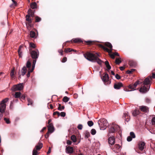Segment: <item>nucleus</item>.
I'll return each instance as SVG.
<instances>
[{
    "mask_svg": "<svg viewBox=\"0 0 155 155\" xmlns=\"http://www.w3.org/2000/svg\"><path fill=\"white\" fill-rule=\"evenodd\" d=\"M140 83H139V81H137L134 84H133V86L135 88L136 87L137 85L138 84H139Z\"/></svg>",
    "mask_w": 155,
    "mask_h": 155,
    "instance_id": "44",
    "label": "nucleus"
},
{
    "mask_svg": "<svg viewBox=\"0 0 155 155\" xmlns=\"http://www.w3.org/2000/svg\"><path fill=\"white\" fill-rule=\"evenodd\" d=\"M67 58L65 57H64L62 60V62L63 63L67 61Z\"/></svg>",
    "mask_w": 155,
    "mask_h": 155,
    "instance_id": "57",
    "label": "nucleus"
},
{
    "mask_svg": "<svg viewBox=\"0 0 155 155\" xmlns=\"http://www.w3.org/2000/svg\"><path fill=\"white\" fill-rule=\"evenodd\" d=\"M150 87V85H149L148 86H146L145 85H144L140 88L139 91L140 92L142 93H146L149 90Z\"/></svg>",
    "mask_w": 155,
    "mask_h": 155,
    "instance_id": "10",
    "label": "nucleus"
},
{
    "mask_svg": "<svg viewBox=\"0 0 155 155\" xmlns=\"http://www.w3.org/2000/svg\"><path fill=\"white\" fill-rule=\"evenodd\" d=\"M115 78L117 79H120V76L118 74H116L115 75Z\"/></svg>",
    "mask_w": 155,
    "mask_h": 155,
    "instance_id": "54",
    "label": "nucleus"
},
{
    "mask_svg": "<svg viewBox=\"0 0 155 155\" xmlns=\"http://www.w3.org/2000/svg\"><path fill=\"white\" fill-rule=\"evenodd\" d=\"M140 114V111L138 110H135L132 112L133 115L134 116H136Z\"/></svg>",
    "mask_w": 155,
    "mask_h": 155,
    "instance_id": "24",
    "label": "nucleus"
},
{
    "mask_svg": "<svg viewBox=\"0 0 155 155\" xmlns=\"http://www.w3.org/2000/svg\"><path fill=\"white\" fill-rule=\"evenodd\" d=\"M135 69H132L130 70H128L127 71L126 73L128 74H130L132 73V72H133L134 71H135Z\"/></svg>",
    "mask_w": 155,
    "mask_h": 155,
    "instance_id": "40",
    "label": "nucleus"
},
{
    "mask_svg": "<svg viewBox=\"0 0 155 155\" xmlns=\"http://www.w3.org/2000/svg\"><path fill=\"white\" fill-rule=\"evenodd\" d=\"M67 143L68 145H71V142L70 140H68L67 141Z\"/></svg>",
    "mask_w": 155,
    "mask_h": 155,
    "instance_id": "60",
    "label": "nucleus"
},
{
    "mask_svg": "<svg viewBox=\"0 0 155 155\" xmlns=\"http://www.w3.org/2000/svg\"><path fill=\"white\" fill-rule=\"evenodd\" d=\"M69 100V98L66 96L64 97L62 99L63 101L64 102H67Z\"/></svg>",
    "mask_w": 155,
    "mask_h": 155,
    "instance_id": "36",
    "label": "nucleus"
},
{
    "mask_svg": "<svg viewBox=\"0 0 155 155\" xmlns=\"http://www.w3.org/2000/svg\"><path fill=\"white\" fill-rule=\"evenodd\" d=\"M122 86V84L121 83H119L117 84H115L114 85V87L115 89H119Z\"/></svg>",
    "mask_w": 155,
    "mask_h": 155,
    "instance_id": "20",
    "label": "nucleus"
},
{
    "mask_svg": "<svg viewBox=\"0 0 155 155\" xmlns=\"http://www.w3.org/2000/svg\"><path fill=\"white\" fill-rule=\"evenodd\" d=\"M123 118L125 119V121L128 122L130 120V116L127 112H125L124 114Z\"/></svg>",
    "mask_w": 155,
    "mask_h": 155,
    "instance_id": "13",
    "label": "nucleus"
},
{
    "mask_svg": "<svg viewBox=\"0 0 155 155\" xmlns=\"http://www.w3.org/2000/svg\"><path fill=\"white\" fill-rule=\"evenodd\" d=\"M30 17L29 15H26V20L28 22V25L30 26H31V23L32 22L31 19L30 18Z\"/></svg>",
    "mask_w": 155,
    "mask_h": 155,
    "instance_id": "21",
    "label": "nucleus"
},
{
    "mask_svg": "<svg viewBox=\"0 0 155 155\" xmlns=\"http://www.w3.org/2000/svg\"><path fill=\"white\" fill-rule=\"evenodd\" d=\"M31 54L32 58L37 59L39 56V52L38 50L35 49V50L31 51Z\"/></svg>",
    "mask_w": 155,
    "mask_h": 155,
    "instance_id": "9",
    "label": "nucleus"
},
{
    "mask_svg": "<svg viewBox=\"0 0 155 155\" xmlns=\"http://www.w3.org/2000/svg\"><path fill=\"white\" fill-rule=\"evenodd\" d=\"M108 143L110 145H112L115 143V139L113 136L110 137L108 138Z\"/></svg>",
    "mask_w": 155,
    "mask_h": 155,
    "instance_id": "14",
    "label": "nucleus"
},
{
    "mask_svg": "<svg viewBox=\"0 0 155 155\" xmlns=\"http://www.w3.org/2000/svg\"><path fill=\"white\" fill-rule=\"evenodd\" d=\"M105 45L109 48L108 49L107 48L105 47L102 45H100V47L102 48L104 51L108 52L109 53H111L112 52V46L111 43L108 42H106L105 43Z\"/></svg>",
    "mask_w": 155,
    "mask_h": 155,
    "instance_id": "5",
    "label": "nucleus"
},
{
    "mask_svg": "<svg viewBox=\"0 0 155 155\" xmlns=\"http://www.w3.org/2000/svg\"><path fill=\"white\" fill-rule=\"evenodd\" d=\"M51 148L50 147H49V148L48 150V152H47V154H48L49 153H50L51 152Z\"/></svg>",
    "mask_w": 155,
    "mask_h": 155,
    "instance_id": "64",
    "label": "nucleus"
},
{
    "mask_svg": "<svg viewBox=\"0 0 155 155\" xmlns=\"http://www.w3.org/2000/svg\"><path fill=\"white\" fill-rule=\"evenodd\" d=\"M129 64L131 67H134L136 65L135 62L132 61H129Z\"/></svg>",
    "mask_w": 155,
    "mask_h": 155,
    "instance_id": "29",
    "label": "nucleus"
},
{
    "mask_svg": "<svg viewBox=\"0 0 155 155\" xmlns=\"http://www.w3.org/2000/svg\"><path fill=\"white\" fill-rule=\"evenodd\" d=\"M27 101L28 102V105H31L33 104V101L31 99L29 98H27Z\"/></svg>",
    "mask_w": 155,
    "mask_h": 155,
    "instance_id": "33",
    "label": "nucleus"
},
{
    "mask_svg": "<svg viewBox=\"0 0 155 155\" xmlns=\"http://www.w3.org/2000/svg\"><path fill=\"white\" fill-rule=\"evenodd\" d=\"M128 87L129 88L131 89V90L130 91L135 90V88L134 87L132 84L129 85Z\"/></svg>",
    "mask_w": 155,
    "mask_h": 155,
    "instance_id": "41",
    "label": "nucleus"
},
{
    "mask_svg": "<svg viewBox=\"0 0 155 155\" xmlns=\"http://www.w3.org/2000/svg\"><path fill=\"white\" fill-rule=\"evenodd\" d=\"M30 35L31 37V38H35L36 37L35 32L32 31H30Z\"/></svg>",
    "mask_w": 155,
    "mask_h": 155,
    "instance_id": "23",
    "label": "nucleus"
},
{
    "mask_svg": "<svg viewBox=\"0 0 155 155\" xmlns=\"http://www.w3.org/2000/svg\"><path fill=\"white\" fill-rule=\"evenodd\" d=\"M73 41L75 43L82 42V41L81 39L79 38H77L73 39Z\"/></svg>",
    "mask_w": 155,
    "mask_h": 155,
    "instance_id": "28",
    "label": "nucleus"
},
{
    "mask_svg": "<svg viewBox=\"0 0 155 155\" xmlns=\"http://www.w3.org/2000/svg\"><path fill=\"white\" fill-rule=\"evenodd\" d=\"M83 128V126L82 124H79L77 126V128L78 130H81Z\"/></svg>",
    "mask_w": 155,
    "mask_h": 155,
    "instance_id": "39",
    "label": "nucleus"
},
{
    "mask_svg": "<svg viewBox=\"0 0 155 155\" xmlns=\"http://www.w3.org/2000/svg\"><path fill=\"white\" fill-rule=\"evenodd\" d=\"M21 47H22V46H20L19 48V49L18 50V52L19 56L20 57L21 56V53H20V50L21 48Z\"/></svg>",
    "mask_w": 155,
    "mask_h": 155,
    "instance_id": "52",
    "label": "nucleus"
},
{
    "mask_svg": "<svg viewBox=\"0 0 155 155\" xmlns=\"http://www.w3.org/2000/svg\"><path fill=\"white\" fill-rule=\"evenodd\" d=\"M66 115V113L64 112H62L60 113V116L62 117H64Z\"/></svg>",
    "mask_w": 155,
    "mask_h": 155,
    "instance_id": "48",
    "label": "nucleus"
},
{
    "mask_svg": "<svg viewBox=\"0 0 155 155\" xmlns=\"http://www.w3.org/2000/svg\"><path fill=\"white\" fill-rule=\"evenodd\" d=\"M64 108V107L63 106H61L60 104H59V106L58 107V110L61 111Z\"/></svg>",
    "mask_w": 155,
    "mask_h": 155,
    "instance_id": "35",
    "label": "nucleus"
},
{
    "mask_svg": "<svg viewBox=\"0 0 155 155\" xmlns=\"http://www.w3.org/2000/svg\"><path fill=\"white\" fill-rule=\"evenodd\" d=\"M109 78V77L108 74H106L104 75L102 77H101V79L105 83L108 80Z\"/></svg>",
    "mask_w": 155,
    "mask_h": 155,
    "instance_id": "15",
    "label": "nucleus"
},
{
    "mask_svg": "<svg viewBox=\"0 0 155 155\" xmlns=\"http://www.w3.org/2000/svg\"><path fill=\"white\" fill-rule=\"evenodd\" d=\"M13 102L12 101H11L10 102V108L11 109H12L13 107Z\"/></svg>",
    "mask_w": 155,
    "mask_h": 155,
    "instance_id": "50",
    "label": "nucleus"
},
{
    "mask_svg": "<svg viewBox=\"0 0 155 155\" xmlns=\"http://www.w3.org/2000/svg\"><path fill=\"white\" fill-rule=\"evenodd\" d=\"M42 147V143L39 142L33 149L32 151V155H38L39 153H38V151L40 150Z\"/></svg>",
    "mask_w": 155,
    "mask_h": 155,
    "instance_id": "6",
    "label": "nucleus"
},
{
    "mask_svg": "<svg viewBox=\"0 0 155 155\" xmlns=\"http://www.w3.org/2000/svg\"><path fill=\"white\" fill-rule=\"evenodd\" d=\"M73 149L72 147H66V152L67 153H71L73 152Z\"/></svg>",
    "mask_w": 155,
    "mask_h": 155,
    "instance_id": "16",
    "label": "nucleus"
},
{
    "mask_svg": "<svg viewBox=\"0 0 155 155\" xmlns=\"http://www.w3.org/2000/svg\"><path fill=\"white\" fill-rule=\"evenodd\" d=\"M130 134V136H135L134 133L133 132H131Z\"/></svg>",
    "mask_w": 155,
    "mask_h": 155,
    "instance_id": "63",
    "label": "nucleus"
},
{
    "mask_svg": "<svg viewBox=\"0 0 155 155\" xmlns=\"http://www.w3.org/2000/svg\"><path fill=\"white\" fill-rule=\"evenodd\" d=\"M72 50H71V49L70 48H67V49H65V51L66 52H70Z\"/></svg>",
    "mask_w": 155,
    "mask_h": 155,
    "instance_id": "47",
    "label": "nucleus"
},
{
    "mask_svg": "<svg viewBox=\"0 0 155 155\" xmlns=\"http://www.w3.org/2000/svg\"><path fill=\"white\" fill-rule=\"evenodd\" d=\"M37 6V4L35 2H32L30 4L31 7L33 9L36 8Z\"/></svg>",
    "mask_w": 155,
    "mask_h": 155,
    "instance_id": "27",
    "label": "nucleus"
},
{
    "mask_svg": "<svg viewBox=\"0 0 155 155\" xmlns=\"http://www.w3.org/2000/svg\"><path fill=\"white\" fill-rule=\"evenodd\" d=\"M20 98L21 99L25 100V98L26 96L25 94L22 95L21 97H20Z\"/></svg>",
    "mask_w": 155,
    "mask_h": 155,
    "instance_id": "55",
    "label": "nucleus"
},
{
    "mask_svg": "<svg viewBox=\"0 0 155 155\" xmlns=\"http://www.w3.org/2000/svg\"><path fill=\"white\" fill-rule=\"evenodd\" d=\"M71 139L74 142H77L78 143L80 142V140L76 138V136H71Z\"/></svg>",
    "mask_w": 155,
    "mask_h": 155,
    "instance_id": "19",
    "label": "nucleus"
},
{
    "mask_svg": "<svg viewBox=\"0 0 155 155\" xmlns=\"http://www.w3.org/2000/svg\"><path fill=\"white\" fill-rule=\"evenodd\" d=\"M139 149L140 150H142L145 147V143L143 141H140L138 144Z\"/></svg>",
    "mask_w": 155,
    "mask_h": 155,
    "instance_id": "11",
    "label": "nucleus"
},
{
    "mask_svg": "<svg viewBox=\"0 0 155 155\" xmlns=\"http://www.w3.org/2000/svg\"><path fill=\"white\" fill-rule=\"evenodd\" d=\"M60 113L58 111H55L53 113V115L57 114L58 116H60Z\"/></svg>",
    "mask_w": 155,
    "mask_h": 155,
    "instance_id": "51",
    "label": "nucleus"
},
{
    "mask_svg": "<svg viewBox=\"0 0 155 155\" xmlns=\"http://www.w3.org/2000/svg\"><path fill=\"white\" fill-rule=\"evenodd\" d=\"M124 69L125 68L123 66L120 67V69L121 71H123Z\"/></svg>",
    "mask_w": 155,
    "mask_h": 155,
    "instance_id": "62",
    "label": "nucleus"
},
{
    "mask_svg": "<svg viewBox=\"0 0 155 155\" xmlns=\"http://www.w3.org/2000/svg\"><path fill=\"white\" fill-rule=\"evenodd\" d=\"M136 136H128L127 138V140L128 141L130 142L131 141L132 138H134Z\"/></svg>",
    "mask_w": 155,
    "mask_h": 155,
    "instance_id": "34",
    "label": "nucleus"
},
{
    "mask_svg": "<svg viewBox=\"0 0 155 155\" xmlns=\"http://www.w3.org/2000/svg\"><path fill=\"white\" fill-rule=\"evenodd\" d=\"M110 57L113 59H114L115 58V55H114V53H112V54H110Z\"/></svg>",
    "mask_w": 155,
    "mask_h": 155,
    "instance_id": "59",
    "label": "nucleus"
},
{
    "mask_svg": "<svg viewBox=\"0 0 155 155\" xmlns=\"http://www.w3.org/2000/svg\"><path fill=\"white\" fill-rule=\"evenodd\" d=\"M150 79H151V77H150L146 78L144 80L143 84L144 85H147V86L150 85Z\"/></svg>",
    "mask_w": 155,
    "mask_h": 155,
    "instance_id": "12",
    "label": "nucleus"
},
{
    "mask_svg": "<svg viewBox=\"0 0 155 155\" xmlns=\"http://www.w3.org/2000/svg\"><path fill=\"white\" fill-rule=\"evenodd\" d=\"M84 57L88 60L92 62H97V63L101 65L103 61L99 59L98 57L99 55L96 53V54L88 52L84 54Z\"/></svg>",
    "mask_w": 155,
    "mask_h": 155,
    "instance_id": "1",
    "label": "nucleus"
},
{
    "mask_svg": "<svg viewBox=\"0 0 155 155\" xmlns=\"http://www.w3.org/2000/svg\"><path fill=\"white\" fill-rule=\"evenodd\" d=\"M98 123L100 130H103L106 129L108 124L107 120L104 118H101L98 120Z\"/></svg>",
    "mask_w": 155,
    "mask_h": 155,
    "instance_id": "4",
    "label": "nucleus"
},
{
    "mask_svg": "<svg viewBox=\"0 0 155 155\" xmlns=\"http://www.w3.org/2000/svg\"><path fill=\"white\" fill-rule=\"evenodd\" d=\"M120 59L121 58H116L115 60V63L117 64H120L122 62Z\"/></svg>",
    "mask_w": 155,
    "mask_h": 155,
    "instance_id": "31",
    "label": "nucleus"
},
{
    "mask_svg": "<svg viewBox=\"0 0 155 155\" xmlns=\"http://www.w3.org/2000/svg\"><path fill=\"white\" fill-rule=\"evenodd\" d=\"M15 70V68H14L11 71L10 76L12 78H14Z\"/></svg>",
    "mask_w": 155,
    "mask_h": 155,
    "instance_id": "30",
    "label": "nucleus"
},
{
    "mask_svg": "<svg viewBox=\"0 0 155 155\" xmlns=\"http://www.w3.org/2000/svg\"><path fill=\"white\" fill-rule=\"evenodd\" d=\"M23 83H19L17 84L14 85L11 88V90L12 91H20L23 89Z\"/></svg>",
    "mask_w": 155,
    "mask_h": 155,
    "instance_id": "8",
    "label": "nucleus"
},
{
    "mask_svg": "<svg viewBox=\"0 0 155 155\" xmlns=\"http://www.w3.org/2000/svg\"><path fill=\"white\" fill-rule=\"evenodd\" d=\"M93 41H86L85 42L87 43L88 45H90L92 44Z\"/></svg>",
    "mask_w": 155,
    "mask_h": 155,
    "instance_id": "53",
    "label": "nucleus"
},
{
    "mask_svg": "<svg viewBox=\"0 0 155 155\" xmlns=\"http://www.w3.org/2000/svg\"><path fill=\"white\" fill-rule=\"evenodd\" d=\"M48 133H52L54 131V127L51 124H49L48 127Z\"/></svg>",
    "mask_w": 155,
    "mask_h": 155,
    "instance_id": "17",
    "label": "nucleus"
},
{
    "mask_svg": "<svg viewBox=\"0 0 155 155\" xmlns=\"http://www.w3.org/2000/svg\"><path fill=\"white\" fill-rule=\"evenodd\" d=\"M120 147V146L118 144H116L114 146V147L113 148V150L114 151L119 150Z\"/></svg>",
    "mask_w": 155,
    "mask_h": 155,
    "instance_id": "22",
    "label": "nucleus"
},
{
    "mask_svg": "<svg viewBox=\"0 0 155 155\" xmlns=\"http://www.w3.org/2000/svg\"><path fill=\"white\" fill-rule=\"evenodd\" d=\"M152 124V125H154L155 124V117H153L152 120L151 121Z\"/></svg>",
    "mask_w": 155,
    "mask_h": 155,
    "instance_id": "49",
    "label": "nucleus"
},
{
    "mask_svg": "<svg viewBox=\"0 0 155 155\" xmlns=\"http://www.w3.org/2000/svg\"><path fill=\"white\" fill-rule=\"evenodd\" d=\"M8 98H6L2 100L0 104V112L4 113L6 108V103L8 101Z\"/></svg>",
    "mask_w": 155,
    "mask_h": 155,
    "instance_id": "7",
    "label": "nucleus"
},
{
    "mask_svg": "<svg viewBox=\"0 0 155 155\" xmlns=\"http://www.w3.org/2000/svg\"><path fill=\"white\" fill-rule=\"evenodd\" d=\"M4 120L7 124H9L10 123V121L8 118L5 117L4 118Z\"/></svg>",
    "mask_w": 155,
    "mask_h": 155,
    "instance_id": "42",
    "label": "nucleus"
},
{
    "mask_svg": "<svg viewBox=\"0 0 155 155\" xmlns=\"http://www.w3.org/2000/svg\"><path fill=\"white\" fill-rule=\"evenodd\" d=\"M90 132L87 130H86L84 132V136H90Z\"/></svg>",
    "mask_w": 155,
    "mask_h": 155,
    "instance_id": "46",
    "label": "nucleus"
},
{
    "mask_svg": "<svg viewBox=\"0 0 155 155\" xmlns=\"http://www.w3.org/2000/svg\"><path fill=\"white\" fill-rule=\"evenodd\" d=\"M36 62V59H35L33 60L32 64L31 66V71H33L35 69V64Z\"/></svg>",
    "mask_w": 155,
    "mask_h": 155,
    "instance_id": "26",
    "label": "nucleus"
},
{
    "mask_svg": "<svg viewBox=\"0 0 155 155\" xmlns=\"http://www.w3.org/2000/svg\"><path fill=\"white\" fill-rule=\"evenodd\" d=\"M21 95V93L20 92H16L14 95L15 98H20Z\"/></svg>",
    "mask_w": 155,
    "mask_h": 155,
    "instance_id": "25",
    "label": "nucleus"
},
{
    "mask_svg": "<svg viewBox=\"0 0 155 155\" xmlns=\"http://www.w3.org/2000/svg\"><path fill=\"white\" fill-rule=\"evenodd\" d=\"M31 64L30 61L28 60L26 64V66H24L21 69V74L22 76H24L26 73L27 71V68H28V73L27 74V76L28 78L30 76V74L31 72L33 71H31Z\"/></svg>",
    "mask_w": 155,
    "mask_h": 155,
    "instance_id": "3",
    "label": "nucleus"
},
{
    "mask_svg": "<svg viewBox=\"0 0 155 155\" xmlns=\"http://www.w3.org/2000/svg\"><path fill=\"white\" fill-rule=\"evenodd\" d=\"M108 128V135L114 133L116 134L117 136H121V131L120 127L118 125L112 124Z\"/></svg>",
    "mask_w": 155,
    "mask_h": 155,
    "instance_id": "2",
    "label": "nucleus"
},
{
    "mask_svg": "<svg viewBox=\"0 0 155 155\" xmlns=\"http://www.w3.org/2000/svg\"><path fill=\"white\" fill-rule=\"evenodd\" d=\"M105 64L106 65V66L108 70H109L111 69V67L110 66V65L109 64V63L108 61H105Z\"/></svg>",
    "mask_w": 155,
    "mask_h": 155,
    "instance_id": "32",
    "label": "nucleus"
},
{
    "mask_svg": "<svg viewBox=\"0 0 155 155\" xmlns=\"http://www.w3.org/2000/svg\"><path fill=\"white\" fill-rule=\"evenodd\" d=\"M140 107V110L143 112H147L148 110L147 107L146 106H142Z\"/></svg>",
    "mask_w": 155,
    "mask_h": 155,
    "instance_id": "18",
    "label": "nucleus"
},
{
    "mask_svg": "<svg viewBox=\"0 0 155 155\" xmlns=\"http://www.w3.org/2000/svg\"><path fill=\"white\" fill-rule=\"evenodd\" d=\"M146 101L147 103H150V100L148 98H146Z\"/></svg>",
    "mask_w": 155,
    "mask_h": 155,
    "instance_id": "61",
    "label": "nucleus"
},
{
    "mask_svg": "<svg viewBox=\"0 0 155 155\" xmlns=\"http://www.w3.org/2000/svg\"><path fill=\"white\" fill-rule=\"evenodd\" d=\"M28 15L30 17H33L34 16V13L33 12L31 13H28Z\"/></svg>",
    "mask_w": 155,
    "mask_h": 155,
    "instance_id": "56",
    "label": "nucleus"
},
{
    "mask_svg": "<svg viewBox=\"0 0 155 155\" xmlns=\"http://www.w3.org/2000/svg\"><path fill=\"white\" fill-rule=\"evenodd\" d=\"M30 47L34 48L35 47V45L33 43H30L29 44Z\"/></svg>",
    "mask_w": 155,
    "mask_h": 155,
    "instance_id": "45",
    "label": "nucleus"
},
{
    "mask_svg": "<svg viewBox=\"0 0 155 155\" xmlns=\"http://www.w3.org/2000/svg\"><path fill=\"white\" fill-rule=\"evenodd\" d=\"M96 131L95 129H92L91 131V133L92 135H95L96 133Z\"/></svg>",
    "mask_w": 155,
    "mask_h": 155,
    "instance_id": "38",
    "label": "nucleus"
},
{
    "mask_svg": "<svg viewBox=\"0 0 155 155\" xmlns=\"http://www.w3.org/2000/svg\"><path fill=\"white\" fill-rule=\"evenodd\" d=\"M41 18L38 16H36L35 17V21L36 22H39L41 21Z\"/></svg>",
    "mask_w": 155,
    "mask_h": 155,
    "instance_id": "43",
    "label": "nucleus"
},
{
    "mask_svg": "<svg viewBox=\"0 0 155 155\" xmlns=\"http://www.w3.org/2000/svg\"><path fill=\"white\" fill-rule=\"evenodd\" d=\"M87 123L88 126L90 127L92 126L94 124L93 122L91 120L88 121Z\"/></svg>",
    "mask_w": 155,
    "mask_h": 155,
    "instance_id": "37",
    "label": "nucleus"
},
{
    "mask_svg": "<svg viewBox=\"0 0 155 155\" xmlns=\"http://www.w3.org/2000/svg\"><path fill=\"white\" fill-rule=\"evenodd\" d=\"M58 52L61 55H63V51L62 50H58Z\"/></svg>",
    "mask_w": 155,
    "mask_h": 155,
    "instance_id": "58",
    "label": "nucleus"
}]
</instances>
